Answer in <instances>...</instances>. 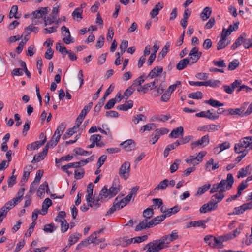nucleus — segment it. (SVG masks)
Masks as SVG:
<instances>
[{
	"instance_id": "63",
	"label": "nucleus",
	"mask_w": 252,
	"mask_h": 252,
	"mask_svg": "<svg viewBox=\"0 0 252 252\" xmlns=\"http://www.w3.org/2000/svg\"><path fill=\"white\" fill-rule=\"evenodd\" d=\"M181 81H177L175 84L170 85L168 87V88L167 90L166 91V92H168V93H169L170 94H171L172 92L173 91H174V90L176 89V88L178 86H180L181 85Z\"/></svg>"
},
{
	"instance_id": "35",
	"label": "nucleus",
	"mask_w": 252,
	"mask_h": 252,
	"mask_svg": "<svg viewBox=\"0 0 252 252\" xmlns=\"http://www.w3.org/2000/svg\"><path fill=\"white\" fill-rule=\"evenodd\" d=\"M99 196L101 199V202L107 198H110V194L109 192V190L107 189V187L106 186H104L102 189L101 190L99 193Z\"/></svg>"
},
{
	"instance_id": "14",
	"label": "nucleus",
	"mask_w": 252,
	"mask_h": 252,
	"mask_svg": "<svg viewBox=\"0 0 252 252\" xmlns=\"http://www.w3.org/2000/svg\"><path fill=\"white\" fill-rule=\"evenodd\" d=\"M131 243L132 240H130L127 237H120L115 241V244L116 246L121 245L123 247H127Z\"/></svg>"
},
{
	"instance_id": "61",
	"label": "nucleus",
	"mask_w": 252,
	"mask_h": 252,
	"mask_svg": "<svg viewBox=\"0 0 252 252\" xmlns=\"http://www.w3.org/2000/svg\"><path fill=\"white\" fill-rule=\"evenodd\" d=\"M144 81L145 78L144 75L140 76L133 81L132 85L135 88V87L138 85H141V84L144 82Z\"/></svg>"
},
{
	"instance_id": "21",
	"label": "nucleus",
	"mask_w": 252,
	"mask_h": 252,
	"mask_svg": "<svg viewBox=\"0 0 252 252\" xmlns=\"http://www.w3.org/2000/svg\"><path fill=\"white\" fill-rule=\"evenodd\" d=\"M247 37V34L243 32L238 37L235 42L231 46V49L235 50L237 47H239L244 41V38Z\"/></svg>"
},
{
	"instance_id": "10",
	"label": "nucleus",
	"mask_w": 252,
	"mask_h": 252,
	"mask_svg": "<svg viewBox=\"0 0 252 252\" xmlns=\"http://www.w3.org/2000/svg\"><path fill=\"white\" fill-rule=\"evenodd\" d=\"M81 236V234L79 233H75L72 234L70 236L69 238L68 244L63 249H62L60 252H66L71 245L75 244L80 237Z\"/></svg>"
},
{
	"instance_id": "59",
	"label": "nucleus",
	"mask_w": 252,
	"mask_h": 252,
	"mask_svg": "<svg viewBox=\"0 0 252 252\" xmlns=\"http://www.w3.org/2000/svg\"><path fill=\"white\" fill-rule=\"evenodd\" d=\"M85 174V171L83 168H81L80 171L78 170H75L74 172V178L77 180H79L84 177Z\"/></svg>"
},
{
	"instance_id": "50",
	"label": "nucleus",
	"mask_w": 252,
	"mask_h": 252,
	"mask_svg": "<svg viewBox=\"0 0 252 252\" xmlns=\"http://www.w3.org/2000/svg\"><path fill=\"white\" fill-rule=\"evenodd\" d=\"M154 215V211L152 208H148L145 209L143 213V216L145 219H149L151 218Z\"/></svg>"
},
{
	"instance_id": "47",
	"label": "nucleus",
	"mask_w": 252,
	"mask_h": 252,
	"mask_svg": "<svg viewBox=\"0 0 252 252\" xmlns=\"http://www.w3.org/2000/svg\"><path fill=\"white\" fill-rule=\"evenodd\" d=\"M245 209H244V207H243V205L239 207H235L234 209V211L232 213H228V215H240L242 214L245 211Z\"/></svg>"
},
{
	"instance_id": "13",
	"label": "nucleus",
	"mask_w": 252,
	"mask_h": 252,
	"mask_svg": "<svg viewBox=\"0 0 252 252\" xmlns=\"http://www.w3.org/2000/svg\"><path fill=\"white\" fill-rule=\"evenodd\" d=\"M247 144L246 140L245 139V141H244V138H242L239 143L235 144L234 147L235 152L240 154L242 151L247 150L246 149L248 148V146L247 145Z\"/></svg>"
},
{
	"instance_id": "29",
	"label": "nucleus",
	"mask_w": 252,
	"mask_h": 252,
	"mask_svg": "<svg viewBox=\"0 0 252 252\" xmlns=\"http://www.w3.org/2000/svg\"><path fill=\"white\" fill-rule=\"evenodd\" d=\"M166 218V216L164 215H161L156 217H155L152 220L149 221V224L152 227L159 224L162 221Z\"/></svg>"
},
{
	"instance_id": "6",
	"label": "nucleus",
	"mask_w": 252,
	"mask_h": 252,
	"mask_svg": "<svg viewBox=\"0 0 252 252\" xmlns=\"http://www.w3.org/2000/svg\"><path fill=\"white\" fill-rule=\"evenodd\" d=\"M218 205L216 200L211 199L207 203L203 204L199 209L200 213H206L207 212H211L217 209Z\"/></svg>"
},
{
	"instance_id": "15",
	"label": "nucleus",
	"mask_w": 252,
	"mask_h": 252,
	"mask_svg": "<svg viewBox=\"0 0 252 252\" xmlns=\"http://www.w3.org/2000/svg\"><path fill=\"white\" fill-rule=\"evenodd\" d=\"M207 221L205 220H198L197 221H193L186 223L185 228H189L191 227H201L203 228H206L205 222Z\"/></svg>"
},
{
	"instance_id": "40",
	"label": "nucleus",
	"mask_w": 252,
	"mask_h": 252,
	"mask_svg": "<svg viewBox=\"0 0 252 252\" xmlns=\"http://www.w3.org/2000/svg\"><path fill=\"white\" fill-rule=\"evenodd\" d=\"M180 207L178 205H176L172 208L167 209L166 211H164V215H165L166 216H170L172 214H175L178 212L180 211Z\"/></svg>"
},
{
	"instance_id": "27",
	"label": "nucleus",
	"mask_w": 252,
	"mask_h": 252,
	"mask_svg": "<svg viewBox=\"0 0 252 252\" xmlns=\"http://www.w3.org/2000/svg\"><path fill=\"white\" fill-rule=\"evenodd\" d=\"M163 7V3L162 2H159L157 4L154 8L150 12V15L152 18H154L158 15L159 13V10L162 9Z\"/></svg>"
},
{
	"instance_id": "23",
	"label": "nucleus",
	"mask_w": 252,
	"mask_h": 252,
	"mask_svg": "<svg viewBox=\"0 0 252 252\" xmlns=\"http://www.w3.org/2000/svg\"><path fill=\"white\" fill-rule=\"evenodd\" d=\"M184 134V128L182 126L177 127L171 131V132L169 135L170 138H176L179 135L183 136Z\"/></svg>"
},
{
	"instance_id": "17",
	"label": "nucleus",
	"mask_w": 252,
	"mask_h": 252,
	"mask_svg": "<svg viewBox=\"0 0 252 252\" xmlns=\"http://www.w3.org/2000/svg\"><path fill=\"white\" fill-rule=\"evenodd\" d=\"M47 141V138L45 136L44 139L41 141H35L27 146V149L30 151L38 149L41 146H42Z\"/></svg>"
},
{
	"instance_id": "58",
	"label": "nucleus",
	"mask_w": 252,
	"mask_h": 252,
	"mask_svg": "<svg viewBox=\"0 0 252 252\" xmlns=\"http://www.w3.org/2000/svg\"><path fill=\"white\" fill-rule=\"evenodd\" d=\"M18 11V6L17 5H13L12 6L10 11L9 12L10 18L14 17L16 19H18L19 17L16 16Z\"/></svg>"
},
{
	"instance_id": "34",
	"label": "nucleus",
	"mask_w": 252,
	"mask_h": 252,
	"mask_svg": "<svg viewBox=\"0 0 252 252\" xmlns=\"http://www.w3.org/2000/svg\"><path fill=\"white\" fill-rule=\"evenodd\" d=\"M250 165H248L245 167L241 169L238 172L237 178H244L246 177L247 175L250 174L251 173L250 171Z\"/></svg>"
},
{
	"instance_id": "57",
	"label": "nucleus",
	"mask_w": 252,
	"mask_h": 252,
	"mask_svg": "<svg viewBox=\"0 0 252 252\" xmlns=\"http://www.w3.org/2000/svg\"><path fill=\"white\" fill-rule=\"evenodd\" d=\"M135 88L131 85L124 92V95L127 99L135 91Z\"/></svg>"
},
{
	"instance_id": "32",
	"label": "nucleus",
	"mask_w": 252,
	"mask_h": 252,
	"mask_svg": "<svg viewBox=\"0 0 252 252\" xmlns=\"http://www.w3.org/2000/svg\"><path fill=\"white\" fill-rule=\"evenodd\" d=\"M47 12V7H42L40 10L33 12L32 15L34 18H39L42 17L43 15L46 14Z\"/></svg>"
},
{
	"instance_id": "31",
	"label": "nucleus",
	"mask_w": 252,
	"mask_h": 252,
	"mask_svg": "<svg viewBox=\"0 0 252 252\" xmlns=\"http://www.w3.org/2000/svg\"><path fill=\"white\" fill-rule=\"evenodd\" d=\"M186 162L188 163H192L194 167L202 162V159L194 156H190L186 159Z\"/></svg>"
},
{
	"instance_id": "4",
	"label": "nucleus",
	"mask_w": 252,
	"mask_h": 252,
	"mask_svg": "<svg viewBox=\"0 0 252 252\" xmlns=\"http://www.w3.org/2000/svg\"><path fill=\"white\" fill-rule=\"evenodd\" d=\"M130 164L128 161L124 162L119 170L120 177L125 180H126L130 176Z\"/></svg>"
},
{
	"instance_id": "30",
	"label": "nucleus",
	"mask_w": 252,
	"mask_h": 252,
	"mask_svg": "<svg viewBox=\"0 0 252 252\" xmlns=\"http://www.w3.org/2000/svg\"><path fill=\"white\" fill-rule=\"evenodd\" d=\"M133 102L131 100H129L126 102V103L120 105L117 107V109L120 111H127L129 109L133 107Z\"/></svg>"
},
{
	"instance_id": "54",
	"label": "nucleus",
	"mask_w": 252,
	"mask_h": 252,
	"mask_svg": "<svg viewBox=\"0 0 252 252\" xmlns=\"http://www.w3.org/2000/svg\"><path fill=\"white\" fill-rule=\"evenodd\" d=\"M147 239V235H143L142 236H138L132 238H130V240H132V243H139L143 241H145Z\"/></svg>"
},
{
	"instance_id": "46",
	"label": "nucleus",
	"mask_w": 252,
	"mask_h": 252,
	"mask_svg": "<svg viewBox=\"0 0 252 252\" xmlns=\"http://www.w3.org/2000/svg\"><path fill=\"white\" fill-rule=\"evenodd\" d=\"M169 181L166 179L161 181L158 185L154 189V190L165 189L168 186Z\"/></svg>"
},
{
	"instance_id": "51",
	"label": "nucleus",
	"mask_w": 252,
	"mask_h": 252,
	"mask_svg": "<svg viewBox=\"0 0 252 252\" xmlns=\"http://www.w3.org/2000/svg\"><path fill=\"white\" fill-rule=\"evenodd\" d=\"M211 165H212V170H216L219 167V165L218 163H215L214 164V159L213 158H210L207 162L205 165L206 169H208Z\"/></svg>"
},
{
	"instance_id": "1",
	"label": "nucleus",
	"mask_w": 252,
	"mask_h": 252,
	"mask_svg": "<svg viewBox=\"0 0 252 252\" xmlns=\"http://www.w3.org/2000/svg\"><path fill=\"white\" fill-rule=\"evenodd\" d=\"M165 249L160 239H157L148 243L144 248L147 249L145 252H159Z\"/></svg>"
},
{
	"instance_id": "25",
	"label": "nucleus",
	"mask_w": 252,
	"mask_h": 252,
	"mask_svg": "<svg viewBox=\"0 0 252 252\" xmlns=\"http://www.w3.org/2000/svg\"><path fill=\"white\" fill-rule=\"evenodd\" d=\"M152 227L149 224V221L147 219H144L141 221L135 227V231H139L146 228H149Z\"/></svg>"
},
{
	"instance_id": "38",
	"label": "nucleus",
	"mask_w": 252,
	"mask_h": 252,
	"mask_svg": "<svg viewBox=\"0 0 252 252\" xmlns=\"http://www.w3.org/2000/svg\"><path fill=\"white\" fill-rule=\"evenodd\" d=\"M210 184H207L198 188L196 195H201L207 191L211 187Z\"/></svg>"
},
{
	"instance_id": "26",
	"label": "nucleus",
	"mask_w": 252,
	"mask_h": 252,
	"mask_svg": "<svg viewBox=\"0 0 252 252\" xmlns=\"http://www.w3.org/2000/svg\"><path fill=\"white\" fill-rule=\"evenodd\" d=\"M163 68L161 66H157L155 67L149 73L148 76L153 78L158 76L162 72Z\"/></svg>"
},
{
	"instance_id": "64",
	"label": "nucleus",
	"mask_w": 252,
	"mask_h": 252,
	"mask_svg": "<svg viewBox=\"0 0 252 252\" xmlns=\"http://www.w3.org/2000/svg\"><path fill=\"white\" fill-rule=\"evenodd\" d=\"M107 159V156L105 155L100 156L98 160L96 166L97 168H99L104 163L105 160Z\"/></svg>"
},
{
	"instance_id": "8",
	"label": "nucleus",
	"mask_w": 252,
	"mask_h": 252,
	"mask_svg": "<svg viewBox=\"0 0 252 252\" xmlns=\"http://www.w3.org/2000/svg\"><path fill=\"white\" fill-rule=\"evenodd\" d=\"M119 181V178L117 177L114 180L112 186L108 189L110 198H112L115 196L119 191V185H118Z\"/></svg>"
},
{
	"instance_id": "42",
	"label": "nucleus",
	"mask_w": 252,
	"mask_h": 252,
	"mask_svg": "<svg viewBox=\"0 0 252 252\" xmlns=\"http://www.w3.org/2000/svg\"><path fill=\"white\" fill-rule=\"evenodd\" d=\"M205 103L208 104L214 107H218L224 105L223 103H221L220 101L214 99H210L208 100H205Z\"/></svg>"
},
{
	"instance_id": "43",
	"label": "nucleus",
	"mask_w": 252,
	"mask_h": 252,
	"mask_svg": "<svg viewBox=\"0 0 252 252\" xmlns=\"http://www.w3.org/2000/svg\"><path fill=\"white\" fill-rule=\"evenodd\" d=\"M221 84L220 80L210 79L205 81V86H210L214 88L219 87Z\"/></svg>"
},
{
	"instance_id": "20",
	"label": "nucleus",
	"mask_w": 252,
	"mask_h": 252,
	"mask_svg": "<svg viewBox=\"0 0 252 252\" xmlns=\"http://www.w3.org/2000/svg\"><path fill=\"white\" fill-rule=\"evenodd\" d=\"M48 151L46 148H43L42 151L37 155H35L32 160V162H38L43 160L47 156Z\"/></svg>"
},
{
	"instance_id": "9",
	"label": "nucleus",
	"mask_w": 252,
	"mask_h": 252,
	"mask_svg": "<svg viewBox=\"0 0 252 252\" xmlns=\"http://www.w3.org/2000/svg\"><path fill=\"white\" fill-rule=\"evenodd\" d=\"M209 135L207 134L202 137L200 139H199L195 142L192 143L191 144V148L193 149L198 146H202V147H204L209 144Z\"/></svg>"
},
{
	"instance_id": "53",
	"label": "nucleus",
	"mask_w": 252,
	"mask_h": 252,
	"mask_svg": "<svg viewBox=\"0 0 252 252\" xmlns=\"http://www.w3.org/2000/svg\"><path fill=\"white\" fill-rule=\"evenodd\" d=\"M181 160L179 159H176L174 163L170 166V172L173 173L177 170L178 166L180 164Z\"/></svg>"
},
{
	"instance_id": "60",
	"label": "nucleus",
	"mask_w": 252,
	"mask_h": 252,
	"mask_svg": "<svg viewBox=\"0 0 252 252\" xmlns=\"http://www.w3.org/2000/svg\"><path fill=\"white\" fill-rule=\"evenodd\" d=\"M66 54H68V58L71 61H75L77 59V55L74 53L71 50H67L64 54V57Z\"/></svg>"
},
{
	"instance_id": "49",
	"label": "nucleus",
	"mask_w": 252,
	"mask_h": 252,
	"mask_svg": "<svg viewBox=\"0 0 252 252\" xmlns=\"http://www.w3.org/2000/svg\"><path fill=\"white\" fill-rule=\"evenodd\" d=\"M76 154L81 156H87L88 155H90L92 153V152H89L84 150L83 149L81 148H77L73 150V151Z\"/></svg>"
},
{
	"instance_id": "2",
	"label": "nucleus",
	"mask_w": 252,
	"mask_h": 252,
	"mask_svg": "<svg viewBox=\"0 0 252 252\" xmlns=\"http://www.w3.org/2000/svg\"><path fill=\"white\" fill-rule=\"evenodd\" d=\"M204 240L211 247L218 248H222V243L224 242L221 236L218 238L212 235L205 236Z\"/></svg>"
},
{
	"instance_id": "11",
	"label": "nucleus",
	"mask_w": 252,
	"mask_h": 252,
	"mask_svg": "<svg viewBox=\"0 0 252 252\" xmlns=\"http://www.w3.org/2000/svg\"><path fill=\"white\" fill-rule=\"evenodd\" d=\"M196 117H204L210 120H215L218 119L217 114H213V112H211L210 110H208L206 111H201L195 114Z\"/></svg>"
},
{
	"instance_id": "37",
	"label": "nucleus",
	"mask_w": 252,
	"mask_h": 252,
	"mask_svg": "<svg viewBox=\"0 0 252 252\" xmlns=\"http://www.w3.org/2000/svg\"><path fill=\"white\" fill-rule=\"evenodd\" d=\"M212 13L211 9L209 7H206L202 12L200 16L203 21L208 19Z\"/></svg>"
},
{
	"instance_id": "41",
	"label": "nucleus",
	"mask_w": 252,
	"mask_h": 252,
	"mask_svg": "<svg viewBox=\"0 0 252 252\" xmlns=\"http://www.w3.org/2000/svg\"><path fill=\"white\" fill-rule=\"evenodd\" d=\"M93 102H90L87 105L84 106V108L81 111L79 116L84 119L85 118L86 115L87 113L90 111L93 106Z\"/></svg>"
},
{
	"instance_id": "44",
	"label": "nucleus",
	"mask_w": 252,
	"mask_h": 252,
	"mask_svg": "<svg viewBox=\"0 0 252 252\" xmlns=\"http://www.w3.org/2000/svg\"><path fill=\"white\" fill-rule=\"evenodd\" d=\"M59 140L60 139H58L57 138L52 137L51 139L47 142L44 148H46L47 151H48L49 148H54L55 147L58 143Z\"/></svg>"
},
{
	"instance_id": "52",
	"label": "nucleus",
	"mask_w": 252,
	"mask_h": 252,
	"mask_svg": "<svg viewBox=\"0 0 252 252\" xmlns=\"http://www.w3.org/2000/svg\"><path fill=\"white\" fill-rule=\"evenodd\" d=\"M240 63L237 59H235L232 62H230L228 66V69L229 70H235L239 65Z\"/></svg>"
},
{
	"instance_id": "16",
	"label": "nucleus",
	"mask_w": 252,
	"mask_h": 252,
	"mask_svg": "<svg viewBox=\"0 0 252 252\" xmlns=\"http://www.w3.org/2000/svg\"><path fill=\"white\" fill-rule=\"evenodd\" d=\"M123 148L127 152L133 150L135 147V144L134 141L132 139H128L121 144Z\"/></svg>"
},
{
	"instance_id": "56",
	"label": "nucleus",
	"mask_w": 252,
	"mask_h": 252,
	"mask_svg": "<svg viewBox=\"0 0 252 252\" xmlns=\"http://www.w3.org/2000/svg\"><path fill=\"white\" fill-rule=\"evenodd\" d=\"M56 229L54 223H50L44 225L43 230L46 233H52Z\"/></svg>"
},
{
	"instance_id": "62",
	"label": "nucleus",
	"mask_w": 252,
	"mask_h": 252,
	"mask_svg": "<svg viewBox=\"0 0 252 252\" xmlns=\"http://www.w3.org/2000/svg\"><path fill=\"white\" fill-rule=\"evenodd\" d=\"M82 12L83 11L81 8H77L73 11L72 15L73 17L76 16L77 18L82 19L83 18L81 15Z\"/></svg>"
},
{
	"instance_id": "22",
	"label": "nucleus",
	"mask_w": 252,
	"mask_h": 252,
	"mask_svg": "<svg viewBox=\"0 0 252 252\" xmlns=\"http://www.w3.org/2000/svg\"><path fill=\"white\" fill-rule=\"evenodd\" d=\"M238 24L239 22L235 23L234 24L235 28H234V26H233L232 25H229L227 30H226V29L224 28H223L221 35H222L223 36L227 37L228 35L231 34V32L235 30V29L237 30L238 28Z\"/></svg>"
},
{
	"instance_id": "28",
	"label": "nucleus",
	"mask_w": 252,
	"mask_h": 252,
	"mask_svg": "<svg viewBox=\"0 0 252 252\" xmlns=\"http://www.w3.org/2000/svg\"><path fill=\"white\" fill-rule=\"evenodd\" d=\"M188 64H190L189 59L187 58L183 59L177 64L176 68L178 70H182L186 67Z\"/></svg>"
},
{
	"instance_id": "45",
	"label": "nucleus",
	"mask_w": 252,
	"mask_h": 252,
	"mask_svg": "<svg viewBox=\"0 0 252 252\" xmlns=\"http://www.w3.org/2000/svg\"><path fill=\"white\" fill-rule=\"evenodd\" d=\"M220 127V126L219 125H209L205 126H203V128L205 131H207L209 132H214L217 131L219 129V128Z\"/></svg>"
},
{
	"instance_id": "7",
	"label": "nucleus",
	"mask_w": 252,
	"mask_h": 252,
	"mask_svg": "<svg viewBox=\"0 0 252 252\" xmlns=\"http://www.w3.org/2000/svg\"><path fill=\"white\" fill-rule=\"evenodd\" d=\"M202 52H199L197 47H193L189 53L190 57V65L196 63L202 55Z\"/></svg>"
},
{
	"instance_id": "33",
	"label": "nucleus",
	"mask_w": 252,
	"mask_h": 252,
	"mask_svg": "<svg viewBox=\"0 0 252 252\" xmlns=\"http://www.w3.org/2000/svg\"><path fill=\"white\" fill-rule=\"evenodd\" d=\"M224 192L223 190H219L218 193H216L215 194L212 195L211 197V199H213L214 200H216V202H217V204L220 202L224 197V195L223 194Z\"/></svg>"
},
{
	"instance_id": "36",
	"label": "nucleus",
	"mask_w": 252,
	"mask_h": 252,
	"mask_svg": "<svg viewBox=\"0 0 252 252\" xmlns=\"http://www.w3.org/2000/svg\"><path fill=\"white\" fill-rule=\"evenodd\" d=\"M226 37L223 36L221 35V39L219 41L217 45V49L218 50H220L226 47L228 45H229V43H226Z\"/></svg>"
},
{
	"instance_id": "55",
	"label": "nucleus",
	"mask_w": 252,
	"mask_h": 252,
	"mask_svg": "<svg viewBox=\"0 0 252 252\" xmlns=\"http://www.w3.org/2000/svg\"><path fill=\"white\" fill-rule=\"evenodd\" d=\"M188 95L189 98L196 99H201L203 97L202 93L200 91L189 94Z\"/></svg>"
},
{
	"instance_id": "5",
	"label": "nucleus",
	"mask_w": 252,
	"mask_h": 252,
	"mask_svg": "<svg viewBox=\"0 0 252 252\" xmlns=\"http://www.w3.org/2000/svg\"><path fill=\"white\" fill-rule=\"evenodd\" d=\"M178 238V232L176 230H175L173 231L171 234L162 236L160 240L163 246L165 247V248H166L168 247L167 244L177 240Z\"/></svg>"
},
{
	"instance_id": "19",
	"label": "nucleus",
	"mask_w": 252,
	"mask_h": 252,
	"mask_svg": "<svg viewBox=\"0 0 252 252\" xmlns=\"http://www.w3.org/2000/svg\"><path fill=\"white\" fill-rule=\"evenodd\" d=\"M52 201L49 198H46L42 205V209L40 214L42 215H46L48 212V209L52 205Z\"/></svg>"
},
{
	"instance_id": "24",
	"label": "nucleus",
	"mask_w": 252,
	"mask_h": 252,
	"mask_svg": "<svg viewBox=\"0 0 252 252\" xmlns=\"http://www.w3.org/2000/svg\"><path fill=\"white\" fill-rule=\"evenodd\" d=\"M66 128V125L64 123H61L56 129L55 133L52 137L57 138L58 139H60L61 136L62 135L63 132Z\"/></svg>"
},
{
	"instance_id": "3",
	"label": "nucleus",
	"mask_w": 252,
	"mask_h": 252,
	"mask_svg": "<svg viewBox=\"0 0 252 252\" xmlns=\"http://www.w3.org/2000/svg\"><path fill=\"white\" fill-rule=\"evenodd\" d=\"M234 183V178L232 174L229 173L227 175L226 179H222L219 183L220 190L224 192L229 190L232 187Z\"/></svg>"
},
{
	"instance_id": "12",
	"label": "nucleus",
	"mask_w": 252,
	"mask_h": 252,
	"mask_svg": "<svg viewBox=\"0 0 252 252\" xmlns=\"http://www.w3.org/2000/svg\"><path fill=\"white\" fill-rule=\"evenodd\" d=\"M93 184L92 183H90L87 186V192L88 193V194L86 195V201L87 203H88V206H90V207H93L91 199L93 194Z\"/></svg>"
},
{
	"instance_id": "39",
	"label": "nucleus",
	"mask_w": 252,
	"mask_h": 252,
	"mask_svg": "<svg viewBox=\"0 0 252 252\" xmlns=\"http://www.w3.org/2000/svg\"><path fill=\"white\" fill-rule=\"evenodd\" d=\"M170 46V42H167L166 43L165 45L164 46V47L162 48V50L159 53L158 58L160 59H163L166 56L167 52H168Z\"/></svg>"
},
{
	"instance_id": "18",
	"label": "nucleus",
	"mask_w": 252,
	"mask_h": 252,
	"mask_svg": "<svg viewBox=\"0 0 252 252\" xmlns=\"http://www.w3.org/2000/svg\"><path fill=\"white\" fill-rule=\"evenodd\" d=\"M245 109V108L244 106H242L239 108H236V109H229L227 110V113H225V115H237L239 116L244 117V115H243V112L244 111Z\"/></svg>"
},
{
	"instance_id": "48",
	"label": "nucleus",
	"mask_w": 252,
	"mask_h": 252,
	"mask_svg": "<svg viewBox=\"0 0 252 252\" xmlns=\"http://www.w3.org/2000/svg\"><path fill=\"white\" fill-rule=\"evenodd\" d=\"M147 119L146 116L142 114L136 115L133 117L132 121L135 124H137L140 121H145Z\"/></svg>"
}]
</instances>
